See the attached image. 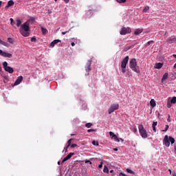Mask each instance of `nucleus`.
Returning <instances> with one entry per match:
<instances>
[{
    "mask_svg": "<svg viewBox=\"0 0 176 176\" xmlns=\"http://www.w3.org/2000/svg\"><path fill=\"white\" fill-rule=\"evenodd\" d=\"M20 32L23 36H30V21H27L21 25Z\"/></svg>",
    "mask_w": 176,
    "mask_h": 176,
    "instance_id": "f257e3e1",
    "label": "nucleus"
},
{
    "mask_svg": "<svg viewBox=\"0 0 176 176\" xmlns=\"http://www.w3.org/2000/svg\"><path fill=\"white\" fill-rule=\"evenodd\" d=\"M129 67L132 71L134 72H136V74H139L140 72V67H138V65L137 64V59L132 58L131 59L129 62Z\"/></svg>",
    "mask_w": 176,
    "mask_h": 176,
    "instance_id": "f03ea898",
    "label": "nucleus"
},
{
    "mask_svg": "<svg viewBox=\"0 0 176 176\" xmlns=\"http://www.w3.org/2000/svg\"><path fill=\"white\" fill-rule=\"evenodd\" d=\"M170 142L173 145V144L175 142V140L174 139V138L171 136L168 137V135H166L164 138V145L168 148V146H170Z\"/></svg>",
    "mask_w": 176,
    "mask_h": 176,
    "instance_id": "7ed1b4c3",
    "label": "nucleus"
},
{
    "mask_svg": "<svg viewBox=\"0 0 176 176\" xmlns=\"http://www.w3.org/2000/svg\"><path fill=\"white\" fill-rule=\"evenodd\" d=\"M139 133L142 138H148V132H146V129L144 128V125L139 124L138 126Z\"/></svg>",
    "mask_w": 176,
    "mask_h": 176,
    "instance_id": "20e7f679",
    "label": "nucleus"
},
{
    "mask_svg": "<svg viewBox=\"0 0 176 176\" xmlns=\"http://www.w3.org/2000/svg\"><path fill=\"white\" fill-rule=\"evenodd\" d=\"M127 64H129V56H126L121 62V69L122 74L126 73V67H127Z\"/></svg>",
    "mask_w": 176,
    "mask_h": 176,
    "instance_id": "39448f33",
    "label": "nucleus"
},
{
    "mask_svg": "<svg viewBox=\"0 0 176 176\" xmlns=\"http://www.w3.org/2000/svg\"><path fill=\"white\" fill-rule=\"evenodd\" d=\"M3 67L4 70L9 74H13V72H14V70L12 67L8 66V62L6 61L3 63Z\"/></svg>",
    "mask_w": 176,
    "mask_h": 176,
    "instance_id": "423d86ee",
    "label": "nucleus"
},
{
    "mask_svg": "<svg viewBox=\"0 0 176 176\" xmlns=\"http://www.w3.org/2000/svg\"><path fill=\"white\" fill-rule=\"evenodd\" d=\"M117 109H119V104H112L109 109V114L111 115V113L115 112Z\"/></svg>",
    "mask_w": 176,
    "mask_h": 176,
    "instance_id": "0eeeda50",
    "label": "nucleus"
},
{
    "mask_svg": "<svg viewBox=\"0 0 176 176\" xmlns=\"http://www.w3.org/2000/svg\"><path fill=\"white\" fill-rule=\"evenodd\" d=\"M131 29L130 28H122L120 32V35H126V34H131Z\"/></svg>",
    "mask_w": 176,
    "mask_h": 176,
    "instance_id": "6e6552de",
    "label": "nucleus"
},
{
    "mask_svg": "<svg viewBox=\"0 0 176 176\" xmlns=\"http://www.w3.org/2000/svg\"><path fill=\"white\" fill-rule=\"evenodd\" d=\"M91 61H93L92 58L88 60L87 65L85 67L86 72H89L90 71H91Z\"/></svg>",
    "mask_w": 176,
    "mask_h": 176,
    "instance_id": "1a4fd4ad",
    "label": "nucleus"
},
{
    "mask_svg": "<svg viewBox=\"0 0 176 176\" xmlns=\"http://www.w3.org/2000/svg\"><path fill=\"white\" fill-rule=\"evenodd\" d=\"M0 56H2L3 57H8V58H12V54H9L6 52H3L2 51V50H0Z\"/></svg>",
    "mask_w": 176,
    "mask_h": 176,
    "instance_id": "9d476101",
    "label": "nucleus"
},
{
    "mask_svg": "<svg viewBox=\"0 0 176 176\" xmlns=\"http://www.w3.org/2000/svg\"><path fill=\"white\" fill-rule=\"evenodd\" d=\"M109 135L110 137H112V138L114 140V141H116V142H120V139H119V138H118L117 135H115V133H113V132L110 131Z\"/></svg>",
    "mask_w": 176,
    "mask_h": 176,
    "instance_id": "9b49d317",
    "label": "nucleus"
},
{
    "mask_svg": "<svg viewBox=\"0 0 176 176\" xmlns=\"http://www.w3.org/2000/svg\"><path fill=\"white\" fill-rule=\"evenodd\" d=\"M167 43H174L176 42V36H172L166 39Z\"/></svg>",
    "mask_w": 176,
    "mask_h": 176,
    "instance_id": "f8f14e48",
    "label": "nucleus"
},
{
    "mask_svg": "<svg viewBox=\"0 0 176 176\" xmlns=\"http://www.w3.org/2000/svg\"><path fill=\"white\" fill-rule=\"evenodd\" d=\"M23 82V76H20L17 78L14 82V86H17L21 84V82Z\"/></svg>",
    "mask_w": 176,
    "mask_h": 176,
    "instance_id": "ddd939ff",
    "label": "nucleus"
},
{
    "mask_svg": "<svg viewBox=\"0 0 176 176\" xmlns=\"http://www.w3.org/2000/svg\"><path fill=\"white\" fill-rule=\"evenodd\" d=\"M74 155H75L74 153H70L69 154H68L62 161V163H64L65 162H67V160H69V159L71 157H72V156H74Z\"/></svg>",
    "mask_w": 176,
    "mask_h": 176,
    "instance_id": "4468645a",
    "label": "nucleus"
},
{
    "mask_svg": "<svg viewBox=\"0 0 176 176\" xmlns=\"http://www.w3.org/2000/svg\"><path fill=\"white\" fill-rule=\"evenodd\" d=\"M58 42H61V41H60L59 39L54 40V41L50 43L51 47H54V45H57V43H58Z\"/></svg>",
    "mask_w": 176,
    "mask_h": 176,
    "instance_id": "2eb2a0df",
    "label": "nucleus"
},
{
    "mask_svg": "<svg viewBox=\"0 0 176 176\" xmlns=\"http://www.w3.org/2000/svg\"><path fill=\"white\" fill-rule=\"evenodd\" d=\"M14 5V1H13V0H10L8 2V5L6 6V9H8L9 8H10V6H13Z\"/></svg>",
    "mask_w": 176,
    "mask_h": 176,
    "instance_id": "dca6fc26",
    "label": "nucleus"
},
{
    "mask_svg": "<svg viewBox=\"0 0 176 176\" xmlns=\"http://www.w3.org/2000/svg\"><path fill=\"white\" fill-rule=\"evenodd\" d=\"M162 67H163V63H155V68L156 69H160V68H162Z\"/></svg>",
    "mask_w": 176,
    "mask_h": 176,
    "instance_id": "f3484780",
    "label": "nucleus"
},
{
    "mask_svg": "<svg viewBox=\"0 0 176 176\" xmlns=\"http://www.w3.org/2000/svg\"><path fill=\"white\" fill-rule=\"evenodd\" d=\"M150 104H151V108H155V107H156V102H155L154 99L151 100Z\"/></svg>",
    "mask_w": 176,
    "mask_h": 176,
    "instance_id": "a211bd4d",
    "label": "nucleus"
},
{
    "mask_svg": "<svg viewBox=\"0 0 176 176\" xmlns=\"http://www.w3.org/2000/svg\"><path fill=\"white\" fill-rule=\"evenodd\" d=\"M167 78H168V73H165L162 78V82L163 83V82H164L165 80H167Z\"/></svg>",
    "mask_w": 176,
    "mask_h": 176,
    "instance_id": "6ab92c4d",
    "label": "nucleus"
},
{
    "mask_svg": "<svg viewBox=\"0 0 176 176\" xmlns=\"http://www.w3.org/2000/svg\"><path fill=\"white\" fill-rule=\"evenodd\" d=\"M142 33V29H136L134 32L135 35H140Z\"/></svg>",
    "mask_w": 176,
    "mask_h": 176,
    "instance_id": "aec40b11",
    "label": "nucleus"
},
{
    "mask_svg": "<svg viewBox=\"0 0 176 176\" xmlns=\"http://www.w3.org/2000/svg\"><path fill=\"white\" fill-rule=\"evenodd\" d=\"M41 32H42L43 35H46V34H47V32H48L47 29H46L43 27H41Z\"/></svg>",
    "mask_w": 176,
    "mask_h": 176,
    "instance_id": "412c9836",
    "label": "nucleus"
},
{
    "mask_svg": "<svg viewBox=\"0 0 176 176\" xmlns=\"http://www.w3.org/2000/svg\"><path fill=\"white\" fill-rule=\"evenodd\" d=\"M126 172H128L129 174H133V175H135V172L133 171L130 168H126Z\"/></svg>",
    "mask_w": 176,
    "mask_h": 176,
    "instance_id": "4be33fe9",
    "label": "nucleus"
},
{
    "mask_svg": "<svg viewBox=\"0 0 176 176\" xmlns=\"http://www.w3.org/2000/svg\"><path fill=\"white\" fill-rule=\"evenodd\" d=\"M171 107H173V102H171V101L168 100L167 102V108H171Z\"/></svg>",
    "mask_w": 176,
    "mask_h": 176,
    "instance_id": "5701e85b",
    "label": "nucleus"
},
{
    "mask_svg": "<svg viewBox=\"0 0 176 176\" xmlns=\"http://www.w3.org/2000/svg\"><path fill=\"white\" fill-rule=\"evenodd\" d=\"M21 25V21L20 19H16V27H20Z\"/></svg>",
    "mask_w": 176,
    "mask_h": 176,
    "instance_id": "b1692460",
    "label": "nucleus"
},
{
    "mask_svg": "<svg viewBox=\"0 0 176 176\" xmlns=\"http://www.w3.org/2000/svg\"><path fill=\"white\" fill-rule=\"evenodd\" d=\"M72 140H74V139H69L67 141V148H69V146H71V144H72Z\"/></svg>",
    "mask_w": 176,
    "mask_h": 176,
    "instance_id": "393cba45",
    "label": "nucleus"
},
{
    "mask_svg": "<svg viewBox=\"0 0 176 176\" xmlns=\"http://www.w3.org/2000/svg\"><path fill=\"white\" fill-rule=\"evenodd\" d=\"M118 3H126L127 0H116Z\"/></svg>",
    "mask_w": 176,
    "mask_h": 176,
    "instance_id": "a878e982",
    "label": "nucleus"
},
{
    "mask_svg": "<svg viewBox=\"0 0 176 176\" xmlns=\"http://www.w3.org/2000/svg\"><path fill=\"white\" fill-rule=\"evenodd\" d=\"M148 10H149V6L144 7V8L143 10V13H146V12H148Z\"/></svg>",
    "mask_w": 176,
    "mask_h": 176,
    "instance_id": "bb28decb",
    "label": "nucleus"
},
{
    "mask_svg": "<svg viewBox=\"0 0 176 176\" xmlns=\"http://www.w3.org/2000/svg\"><path fill=\"white\" fill-rule=\"evenodd\" d=\"M92 144H94V145L96 146H98V145H100V144L98 143V141H96V140H94V141L92 142Z\"/></svg>",
    "mask_w": 176,
    "mask_h": 176,
    "instance_id": "cd10ccee",
    "label": "nucleus"
},
{
    "mask_svg": "<svg viewBox=\"0 0 176 176\" xmlns=\"http://www.w3.org/2000/svg\"><path fill=\"white\" fill-rule=\"evenodd\" d=\"M170 102L173 103V104H175L176 103V97L174 96L172 98Z\"/></svg>",
    "mask_w": 176,
    "mask_h": 176,
    "instance_id": "c85d7f7f",
    "label": "nucleus"
},
{
    "mask_svg": "<svg viewBox=\"0 0 176 176\" xmlns=\"http://www.w3.org/2000/svg\"><path fill=\"white\" fill-rule=\"evenodd\" d=\"M91 126H93V124H91V123H87L85 124V127H87V129H90V127H91Z\"/></svg>",
    "mask_w": 176,
    "mask_h": 176,
    "instance_id": "c756f323",
    "label": "nucleus"
},
{
    "mask_svg": "<svg viewBox=\"0 0 176 176\" xmlns=\"http://www.w3.org/2000/svg\"><path fill=\"white\" fill-rule=\"evenodd\" d=\"M152 43H155V41H148L147 44L146 45V46H149L150 45H152Z\"/></svg>",
    "mask_w": 176,
    "mask_h": 176,
    "instance_id": "7c9ffc66",
    "label": "nucleus"
},
{
    "mask_svg": "<svg viewBox=\"0 0 176 176\" xmlns=\"http://www.w3.org/2000/svg\"><path fill=\"white\" fill-rule=\"evenodd\" d=\"M0 44L3 45V46H6L7 43L0 38Z\"/></svg>",
    "mask_w": 176,
    "mask_h": 176,
    "instance_id": "2f4dec72",
    "label": "nucleus"
},
{
    "mask_svg": "<svg viewBox=\"0 0 176 176\" xmlns=\"http://www.w3.org/2000/svg\"><path fill=\"white\" fill-rule=\"evenodd\" d=\"M8 41L9 43H13V42H14L13 38H10V37H9L8 38Z\"/></svg>",
    "mask_w": 176,
    "mask_h": 176,
    "instance_id": "473e14b6",
    "label": "nucleus"
},
{
    "mask_svg": "<svg viewBox=\"0 0 176 176\" xmlns=\"http://www.w3.org/2000/svg\"><path fill=\"white\" fill-rule=\"evenodd\" d=\"M103 171L104 173H109V170H108V168L107 166H104Z\"/></svg>",
    "mask_w": 176,
    "mask_h": 176,
    "instance_id": "72a5a7b5",
    "label": "nucleus"
},
{
    "mask_svg": "<svg viewBox=\"0 0 176 176\" xmlns=\"http://www.w3.org/2000/svg\"><path fill=\"white\" fill-rule=\"evenodd\" d=\"M11 25H14V20L12 18L10 19Z\"/></svg>",
    "mask_w": 176,
    "mask_h": 176,
    "instance_id": "f704fd0d",
    "label": "nucleus"
},
{
    "mask_svg": "<svg viewBox=\"0 0 176 176\" xmlns=\"http://www.w3.org/2000/svg\"><path fill=\"white\" fill-rule=\"evenodd\" d=\"M93 131L96 132L97 131V129H88L87 133H92Z\"/></svg>",
    "mask_w": 176,
    "mask_h": 176,
    "instance_id": "c9c22d12",
    "label": "nucleus"
},
{
    "mask_svg": "<svg viewBox=\"0 0 176 176\" xmlns=\"http://www.w3.org/2000/svg\"><path fill=\"white\" fill-rule=\"evenodd\" d=\"M169 127H170V126H169L168 125H166L165 129H164V130H162V131H164V132L167 131V130H168Z\"/></svg>",
    "mask_w": 176,
    "mask_h": 176,
    "instance_id": "e433bc0d",
    "label": "nucleus"
},
{
    "mask_svg": "<svg viewBox=\"0 0 176 176\" xmlns=\"http://www.w3.org/2000/svg\"><path fill=\"white\" fill-rule=\"evenodd\" d=\"M71 148H76V146H78V144H73L72 145H70Z\"/></svg>",
    "mask_w": 176,
    "mask_h": 176,
    "instance_id": "4c0bfd02",
    "label": "nucleus"
},
{
    "mask_svg": "<svg viewBox=\"0 0 176 176\" xmlns=\"http://www.w3.org/2000/svg\"><path fill=\"white\" fill-rule=\"evenodd\" d=\"M31 42H36V38L32 37V38H31Z\"/></svg>",
    "mask_w": 176,
    "mask_h": 176,
    "instance_id": "58836bf2",
    "label": "nucleus"
},
{
    "mask_svg": "<svg viewBox=\"0 0 176 176\" xmlns=\"http://www.w3.org/2000/svg\"><path fill=\"white\" fill-rule=\"evenodd\" d=\"M153 126H157V122H153Z\"/></svg>",
    "mask_w": 176,
    "mask_h": 176,
    "instance_id": "ea45409f",
    "label": "nucleus"
},
{
    "mask_svg": "<svg viewBox=\"0 0 176 176\" xmlns=\"http://www.w3.org/2000/svg\"><path fill=\"white\" fill-rule=\"evenodd\" d=\"M69 32V30L66 31V32H62V35H65V34Z\"/></svg>",
    "mask_w": 176,
    "mask_h": 176,
    "instance_id": "a19ab883",
    "label": "nucleus"
},
{
    "mask_svg": "<svg viewBox=\"0 0 176 176\" xmlns=\"http://www.w3.org/2000/svg\"><path fill=\"white\" fill-rule=\"evenodd\" d=\"M129 49H131V47H129L127 49H124V52H127L128 50H129Z\"/></svg>",
    "mask_w": 176,
    "mask_h": 176,
    "instance_id": "79ce46f5",
    "label": "nucleus"
},
{
    "mask_svg": "<svg viewBox=\"0 0 176 176\" xmlns=\"http://www.w3.org/2000/svg\"><path fill=\"white\" fill-rule=\"evenodd\" d=\"M152 127H153V130L154 133H156V126H152Z\"/></svg>",
    "mask_w": 176,
    "mask_h": 176,
    "instance_id": "37998d69",
    "label": "nucleus"
},
{
    "mask_svg": "<svg viewBox=\"0 0 176 176\" xmlns=\"http://www.w3.org/2000/svg\"><path fill=\"white\" fill-rule=\"evenodd\" d=\"M85 163H89V164H92V163L90 160H86Z\"/></svg>",
    "mask_w": 176,
    "mask_h": 176,
    "instance_id": "c03bdc74",
    "label": "nucleus"
},
{
    "mask_svg": "<svg viewBox=\"0 0 176 176\" xmlns=\"http://www.w3.org/2000/svg\"><path fill=\"white\" fill-rule=\"evenodd\" d=\"M168 122H171V119L170 116H168V119H167Z\"/></svg>",
    "mask_w": 176,
    "mask_h": 176,
    "instance_id": "a18cd8bd",
    "label": "nucleus"
},
{
    "mask_svg": "<svg viewBox=\"0 0 176 176\" xmlns=\"http://www.w3.org/2000/svg\"><path fill=\"white\" fill-rule=\"evenodd\" d=\"M68 146H67L66 147H65L64 150L65 151V152H67V151H68Z\"/></svg>",
    "mask_w": 176,
    "mask_h": 176,
    "instance_id": "49530a36",
    "label": "nucleus"
},
{
    "mask_svg": "<svg viewBox=\"0 0 176 176\" xmlns=\"http://www.w3.org/2000/svg\"><path fill=\"white\" fill-rule=\"evenodd\" d=\"M98 167H99V168H102V163H101L100 164H99Z\"/></svg>",
    "mask_w": 176,
    "mask_h": 176,
    "instance_id": "de8ad7c7",
    "label": "nucleus"
},
{
    "mask_svg": "<svg viewBox=\"0 0 176 176\" xmlns=\"http://www.w3.org/2000/svg\"><path fill=\"white\" fill-rule=\"evenodd\" d=\"M120 175L126 176V174H124V173H120Z\"/></svg>",
    "mask_w": 176,
    "mask_h": 176,
    "instance_id": "09e8293b",
    "label": "nucleus"
},
{
    "mask_svg": "<svg viewBox=\"0 0 176 176\" xmlns=\"http://www.w3.org/2000/svg\"><path fill=\"white\" fill-rule=\"evenodd\" d=\"M133 132L137 133V128H133Z\"/></svg>",
    "mask_w": 176,
    "mask_h": 176,
    "instance_id": "8fccbe9b",
    "label": "nucleus"
},
{
    "mask_svg": "<svg viewBox=\"0 0 176 176\" xmlns=\"http://www.w3.org/2000/svg\"><path fill=\"white\" fill-rule=\"evenodd\" d=\"M64 1L65 2V3H68V2H69V0H64Z\"/></svg>",
    "mask_w": 176,
    "mask_h": 176,
    "instance_id": "3c124183",
    "label": "nucleus"
},
{
    "mask_svg": "<svg viewBox=\"0 0 176 176\" xmlns=\"http://www.w3.org/2000/svg\"><path fill=\"white\" fill-rule=\"evenodd\" d=\"M72 46H75V43L72 42V44H71Z\"/></svg>",
    "mask_w": 176,
    "mask_h": 176,
    "instance_id": "603ef678",
    "label": "nucleus"
},
{
    "mask_svg": "<svg viewBox=\"0 0 176 176\" xmlns=\"http://www.w3.org/2000/svg\"><path fill=\"white\" fill-rule=\"evenodd\" d=\"M120 141H122V142H123V141H124L123 139L122 138H119Z\"/></svg>",
    "mask_w": 176,
    "mask_h": 176,
    "instance_id": "864d4df0",
    "label": "nucleus"
},
{
    "mask_svg": "<svg viewBox=\"0 0 176 176\" xmlns=\"http://www.w3.org/2000/svg\"><path fill=\"white\" fill-rule=\"evenodd\" d=\"M172 176H176L175 172H174V173H173Z\"/></svg>",
    "mask_w": 176,
    "mask_h": 176,
    "instance_id": "5fc2aeb1",
    "label": "nucleus"
},
{
    "mask_svg": "<svg viewBox=\"0 0 176 176\" xmlns=\"http://www.w3.org/2000/svg\"><path fill=\"white\" fill-rule=\"evenodd\" d=\"M113 151H115V152H118V148H113Z\"/></svg>",
    "mask_w": 176,
    "mask_h": 176,
    "instance_id": "6e6d98bb",
    "label": "nucleus"
},
{
    "mask_svg": "<svg viewBox=\"0 0 176 176\" xmlns=\"http://www.w3.org/2000/svg\"><path fill=\"white\" fill-rule=\"evenodd\" d=\"M58 166H60L61 164V162L60 161H58Z\"/></svg>",
    "mask_w": 176,
    "mask_h": 176,
    "instance_id": "4d7b16f0",
    "label": "nucleus"
},
{
    "mask_svg": "<svg viewBox=\"0 0 176 176\" xmlns=\"http://www.w3.org/2000/svg\"><path fill=\"white\" fill-rule=\"evenodd\" d=\"M170 174H171V169H168Z\"/></svg>",
    "mask_w": 176,
    "mask_h": 176,
    "instance_id": "13d9d810",
    "label": "nucleus"
},
{
    "mask_svg": "<svg viewBox=\"0 0 176 176\" xmlns=\"http://www.w3.org/2000/svg\"><path fill=\"white\" fill-rule=\"evenodd\" d=\"M1 5H2V1H0V8H1Z\"/></svg>",
    "mask_w": 176,
    "mask_h": 176,
    "instance_id": "bf43d9fd",
    "label": "nucleus"
},
{
    "mask_svg": "<svg viewBox=\"0 0 176 176\" xmlns=\"http://www.w3.org/2000/svg\"><path fill=\"white\" fill-rule=\"evenodd\" d=\"M173 56L175 57V58H176V54H173Z\"/></svg>",
    "mask_w": 176,
    "mask_h": 176,
    "instance_id": "052dcab7",
    "label": "nucleus"
},
{
    "mask_svg": "<svg viewBox=\"0 0 176 176\" xmlns=\"http://www.w3.org/2000/svg\"><path fill=\"white\" fill-rule=\"evenodd\" d=\"M1 71H2V67H0V72H1Z\"/></svg>",
    "mask_w": 176,
    "mask_h": 176,
    "instance_id": "680f3d73",
    "label": "nucleus"
},
{
    "mask_svg": "<svg viewBox=\"0 0 176 176\" xmlns=\"http://www.w3.org/2000/svg\"><path fill=\"white\" fill-rule=\"evenodd\" d=\"M71 135H74V134H72Z\"/></svg>",
    "mask_w": 176,
    "mask_h": 176,
    "instance_id": "e2e57ef3",
    "label": "nucleus"
},
{
    "mask_svg": "<svg viewBox=\"0 0 176 176\" xmlns=\"http://www.w3.org/2000/svg\"><path fill=\"white\" fill-rule=\"evenodd\" d=\"M55 1H57V0H55Z\"/></svg>",
    "mask_w": 176,
    "mask_h": 176,
    "instance_id": "0e129e2a",
    "label": "nucleus"
},
{
    "mask_svg": "<svg viewBox=\"0 0 176 176\" xmlns=\"http://www.w3.org/2000/svg\"><path fill=\"white\" fill-rule=\"evenodd\" d=\"M87 75H89V73L87 74Z\"/></svg>",
    "mask_w": 176,
    "mask_h": 176,
    "instance_id": "69168bd1",
    "label": "nucleus"
}]
</instances>
